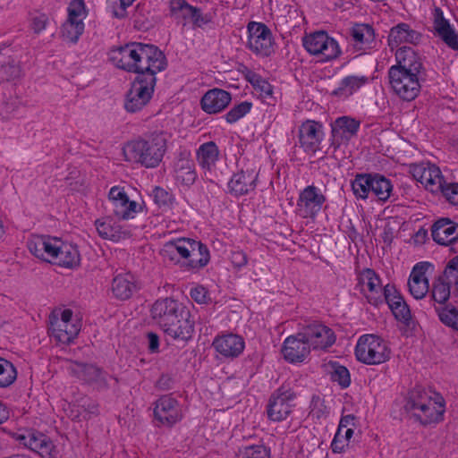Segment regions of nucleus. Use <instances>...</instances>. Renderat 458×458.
<instances>
[{"label":"nucleus","instance_id":"obj_1","mask_svg":"<svg viewBox=\"0 0 458 458\" xmlns=\"http://www.w3.org/2000/svg\"><path fill=\"white\" fill-rule=\"evenodd\" d=\"M109 59L119 69L137 73L136 79L141 80H145L148 75L156 77L167 65L161 50L154 45L140 42H131L112 49Z\"/></svg>","mask_w":458,"mask_h":458},{"label":"nucleus","instance_id":"obj_2","mask_svg":"<svg viewBox=\"0 0 458 458\" xmlns=\"http://www.w3.org/2000/svg\"><path fill=\"white\" fill-rule=\"evenodd\" d=\"M398 65L389 70V82L396 95L403 100H413L420 89V81L425 75L421 59L411 47H403L395 53Z\"/></svg>","mask_w":458,"mask_h":458},{"label":"nucleus","instance_id":"obj_3","mask_svg":"<svg viewBox=\"0 0 458 458\" xmlns=\"http://www.w3.org/2000/svg\"><path fill=\"white\" fill-rule=\"evenodd\" d=\"M166 148L165 133L154 131L127 141L122 152L126 162L140 165L145 168H155L163 160Z\"/></svg>","mask_w":458,"mask_h":458},{"label":"nucleus","instance_id":"obj_4","mask_svg":"<svg viewBox=\"0 0 458 458\" xmlns=\"http://www.w3.org/2000/svg\"><path fill=\"white\" fill-rule=\"evenodd\" d=\"M357 360L367 365H379L390 359L391 351L387 344L375 335L360 336L355 347Z\"/></svg>","mask_w":458,"mask_h":458},{"label":"nucleus","instance_id":"obj_5","mask_svg":"<svg viewBox=\"0 0 458 458\" xmlns=\"http://www.w3.org/2000/svg\"><path fill=\"white\" fill-rule=\"evenodd\" d=\"M68 18L61 28L63 39L69 43H76L84 32V20L87 11L83 0H73L68 6Z\"/></svg>","mask_w":458,"mask_h":458},{"label":"nucleus","instance_id":"obj_6","mask_svg":"<svg viewBox=\"0 0 458 458\" xmlns=\"http://www.w3.org/2000/svg\"><path fill=\"white\" fill-rule=\"evenodd\" d=\"M157 78L148 75L145 80L135 79L126 94L124 107L128 112L141 110L150 100L156 86Z\"/></svg>","mask_w":458,"mask_h":458},{"label":"nucleus","instance_id":"obj_7","mask_svg":"<svg viewBox=\"0 0 458 458\" xmlns=\"http://www.w3.org/2000/svg\"><path fill=\"white\" fill-rule=\"evenodd\" d=\"M303 46L310 54L321 56L322 61L335 59L340 54L337 42L325 31H317L305 36Z\"/></svg>","mask_w":458,"mask_h":458},{"label":"nucleus","instance_id":"obj_8","mask_svg":"<svg viewBox=\"0 0 458 458\" xmlns=\"http://www.w3.org/2000/svg\"><path fill=\"white\" fill-rule=\"evenodd\" d=\"M248 48L254 54L268 56L273 51L270 30L261 22L250 21L248 26Z\"/></svg>","mask_w":458,"mask_h":458},{"label":"nucleus","instance_id":"obj_9","mask_svg":"<svg viewBox=\"0 0 458 458\" xmlns=\"http://www.w3.org/2000/svg\"><path fill=\"white\" fill-rule=\"evenodd\" d=\"M301 335L314 350H326L331 347L336 339L334 331L318 321H313L303 327Z\"/></svg>","mask_w":458,"mask_h":458},{"label":"nucleus","instance_id":"obj_10","mask_svg":"<svg viewBox=\"0 0 458 458\" xmlns=\"http://www.w3.org/2000/svg\"><path fill=\"white\" fill-rule=\"evenodd\" d=\"M295 398L294 392L284 386L279 387L270 397L267 405L268 418L273 421L285 420L291 413L292 402Z\"/></svg>","mask_w":458,"mask_h":458},{"label":"nucleus","instance_id":"obj_11","mask_svg":"<svg viewBox=\"0 0 458 458\" xmlns=\"http://www.w3.org/2000/svg\"><path fill=\"white\" fill-rule=\"evenodd\" d=\"M326 197L314 185L304 188L297 201V212L303 218H314L326 202Z\"/></svg>","mask_w":458,"mask_h":458},{"label":"nucleus","instance_id":"obj_12","mask_svg":"<svg viewBox=\"0 0 458 458\" xmlns=\"http://www.w3.org/2000/svg\"><path fill=\"white\" fill-rule=\"evenodd\" d=\"M187 308L172 298H164L155 301L151 308V317L163 329L174 320Z\"/></svg>","mask_w":458,"mask_h":458},{"label":"nucleus","instance_id":"obj_13","mask_svg":"<svg viewBox=\"0 0 458 458\" xmlns=\"http://www.w3.org/2000/svg\"><path fill=\"white\" fill-rule=\"evenodd\" d=\"M108 197L110 212L118 221L132 218L137 213V202L131 201L123 189L111 188Z\"/></svg>","mask_w":458,"mask_h":458},{"label":"nucleus","instance_id":"obj_14","mask_svg":"<svg viewBox=\"0 0 458 458\" xmlns=\"http://www.w3.org/2000/svg\"><path fill=\"white\" fill-rule=\"evenodd\" d=\"M358 280L361 293L370 304L378 306L384 302V288L382 289L381 280L374 270H362Z\"/></svg>","mask_w":458,"mask_h":458},{"label":"nucleus","instance_id":"obj_15","mask_svg":"<svg viewBox=\"0 0 458 458\" xmlns=\"http://www.w3.org/2000/svg\"><path fill=\"white\" fill-rule=\"evenodd\" d=\"M413 177L432 193H439L445 181L442 173L433 164H419L411 168Z\"/></svg>","mask_w":458,"mask_h":458},{"label":"nucleus","instance_id":"obj_16","mask_svg":"<svg viewBox=\"0 0 458 458\" xmlns=\"http://www.w3.org/2000/svg\"><path fill=\"white\" fill-rule=\"evenodd\" d=\"M259 176V169L253 164L247 165L234 174L228 182L229 191L235 196H242L253 191Z\"/></svg>","mask_w":458,"mask_h":458},{"label":"nucleus","instance_id":"obj_17","mask_svg":"<svg viewBox=\"0 0 458 458\" xmlns=\"http://www.w3.org/2000/svg\"><path fill=\"white\" fill-rule=\"evenodd\" d=\"M155 418L163 425L171 427L182 419L178 402L170 395H163L155 403Z\"/></svg>","mask_w":458,"mask_h":458},{"label":"nucleus","instance_id":"obj_18","mask_svg":"<svg viewBox=\"0 0 458 458\" xmlns=\"http://www.w3.org/2000/svg\"><path fill=\"white\" fill-rule=\"evenodd\" d=\"M281 351L285 360L291 363L302 362L310 354V346L300 331L284 339Z\"/></svg>","mask_w":458,"mask_h":458},{"label":"nucleus","instance_id":"obj_19","mask_svg":"<svg viewBox=\"0 0 458 458\" xmlns=\"http://www.w3.org/2000/svg\"><path fill=\"white\" fill-rule=\"evenodd\" d=\"M69 369L72 375L88 384L95 385L99 388L107 386L106 374L100 368L93 364L71 361Z\"/></svg>","mask_w":458,"mask_h":458},{"label":"nucleus","instance_id":"obj_20","mask_svg":"<svg viewBox=\"0 0 458 458\" xmlns=\"http://www.w3.org/2000/svg\"><path fill=\"white\" fill-rule=\"evenodd\" d=\"M18 439L22 445L38 453L42 458H53L55 454V446L46 435L37 431H28L20 435Z\"/></svg>","mask_w":458,"mask_h":458},{"label":"nucleus","instance_id":"obj_21","mask_svg":"<svg viewBox=\"0 0 458 458\" xmlns=\"http://www.w3.org/2000/svg\"><path fill=\"white\" fill-rule=\"evenodd\" d=\"M176 317L169 326L163 328V331L174 340L186 342L191 338L194 332V321L188 309Z\"/></svg>","mask_w":458,"mask_h":458},{"label":"nucleus","instance_id":"obj_22","mask_svg":"<svg viewBox=\"0 0 458 458\" xmlns=\"http://www.w3.org/2000/svg\"><path fill=\"white\" fill-rule=\"evenodd\" d=\"M384 301H386L393 312L394 318L405 325H409L411 320V310L404 299L392 284H386L384 287Z\"/></svg>","mask_w":458,"mask_h":458},{"label":"nucleus","instance_id":"obj_23","mask_svg":"<svg viewBox=\"0 0 458 458\" xmlns=\"http://www.w3.org/2000/svg\"><path fill=\"white\" fill-rule=\"evenodd\" d=\"M431 267L428 262H420L416 264L410 275L408 286L411 294L416 299H423L429 290L428 279L426 272Z\"/></svg>","mask_w":458,"mask_h":458},{"label":"nucleus","instance_id":"obj_24","mask_svg":"<svg viewBox=\"0 0 458 458\" xmlns=\"http://www.w3.org/2000/svg\"><path fill=\"white\" fill-rule=\"evenodd\" d=\"M407 409L413 411L414 415L417 416L423 424L438 421L444 412L443 405L439 404L437 406V403L431 400H427L426 402L410 400L407 403Z\"/></svg>","mask_w":458,"mask_h":458},{"label":"nucleus","instance_id":"obj_25","mask_svg":"<svg viewBox=\"0 0 458 458\" xmlns=\"http://www.w3.org/2000/svg\"><path fill=\"white\" fill-rule=\"evenodd\" d=\"M119 222L113 215L98 219L95 225L99 236L114 242L130 237V231L123 228Z\"/></svg>","mask_w":458,"mask_h":458},{"label":"nucleus","instance_id":"obj_26","mask_svg":"<svg viewBox=\"0 0 458 458\" xmlns=\"http://www.w3.org/2000/svg\"><path fill=\"white\" fill-rule=\"evenodd\" d=\"M431 235L440 245L452 244L458 240V224L449 218H440L432 225Z\"/></svg>","mask_w":458,"mask_h":458},{"label":"nucleus","instance_id":"obj_27","mask_svg":"<svg viewBox=\"0 0 458 458\" xmlns=\"http://www.w3.org/2000/svg\"><path fill=\"white\" fill-rule=\"evenodd\" d=\"M321 128L322 126L314 121H307L300 127V143L306 152L315 153L319 148L322 140Z\"/></svg>","mask_w":458,"mask_h":458},{"label":"nucleus","instance_id":"obj_28","mask_svg":"<svg viewBox=\"0 0 458 458\" xmlns=\"http://www.w3.org/2000/svg\"><path fill=\"white\" fill-rule=\"evenodd\" d=\"M212 345L224 357L235 358L243 352L245 344L240 335L227 334L216 337Z\"/></svg>","mask_w":458,"mask_h":458},{"label":"nucleus","instance_id":"obj_29","mask_svg":"<svg viewBox=\"0 0 458 458\" xmlns=\"http://www.w3.org/2000/svg\"><path fill=\"white\" fill-rule=\"evenodd\" d=\"M0 72L8 81L22 76V70L15 52L9 46H0Z\"/></svg>","mask_w":458,"mask_h":458},{"label":"nucleus","instance_id":"obj_30","mask_svg":"<svg viewBox=\"0 0 458 458\" xmlns=\"http://www.w3.org/2000/svg\"><path fill=\"white\" fill-rule=\"evenodd\" d=\"M231 101V95L220 89L208 90L201 99V107L208 114H216L224 110Z\"/></svg>","mask_w":458,"mask_h":458},{"label":"nucleus","instance_id":"obj_31","mask_svg":"<svg viewBox=\"0 0 458 458\" xmlns=\"http://www.w3.org/2000/svg\"><path fill=\"white\" fill-rule=\"evenodd\" d=\"M434 29L448 47L458 49V35L451 28L448 21L444 18L443 12L438 7L434 10Z\"/></svg>","mask_w":458,"mask_h":458},{"label":"nucleus","instance_id":"obj_32","mask_svg":"<svg viewBox=\"0 0 458 458\" xmlns=\"http://www.w3.org/2000/svg\"><path fill=\"white\" fill-rule=\"evenodd\" d=\"M420 33L411 29L407 23H399L393 27L388 35V45L391 48L402 43L416 44L420 39Z\"/></svg>","mask_w":458,"mask_h":458},{"label":"nucleus","instance_id":"obj_33","mask_svg":"<svg viewBox=\"0 0 458 458\" xmlns=\"http://www.w3.org/2000/svg\"><path fill=\"white\" fill-rule=\"evenodd\" d=\"M209 259L210 255L208 247L200 242L192 240L183 267L189 269H199L204 267L209 262Z\"/></svg>","mask_w":458,"mask_h":458},{"label":"nucleus","instance_id":"obj_34","mask_svg":"<svg viewBox=\"0 0 458 458\" xmlns=\"http://www.w3.org/2000/svg\"><path fill=\"white\" fill-rule=\"evenodd\" d=\"M174 171L177 181L181 182L186 186L194 183L197 174L194 168L193 161L189 157V155L181 153L176 159Z\"/></svg>","mask_w":458,"mask_h":458},{"label":"nucleus","instance_id":"obj_35","mask_svg":"<svg viewBox=\"0 0 458 458\" xmlns=\"http://www.w3.org/2000/svg\"><path fill=\"white\" fill-rule=\"evenodd\" d=\"M219 149L214 141H208L199 146L197 150V161L200 167L207 172L210 173L216 166L218 160Z\"/></svg>","mask_w":458,"mask_h":458},{"label":"nucleus","instance_id":"obj_36","mask_svg":"<svg viewBox=\"0 0 458 458\" xmlns=\"http://www.w3.org/2000/svg\"><path fill=\"white\" fill-rule=\"evenodd\" d=\"M50 330L55 340L62 344L71 343L80 332V327L75 323L51 321Z\"/></svg>","mask_w":458,"mask_h":458},{"label":"nucleus","instance_id":"obj_37","mask_svg":"<svg viewBox=\"0 0 458 458\" xmlns=\"http://www.w3.org/2000/svg\"><path fill=\"white\" fill-rule=\"evenodd\" d=\"M55 262L64 267H75L80 264V253L77 248L72 244L60 243Z\"/></svg>","mask_w":458,"mask_h":458},{"label":"nucleus","instance_id":"obj_38","mask_svg":"<svg viewBox=\"0 0 458 458\" xmlns=\"http://www.w3.org/2000/svg\"><path fill=\"white\" fill-rule=\"evenodd\" d=\"M130 274L118 275L112 282V292L114 295L120 300H127L135 289V284Z\"/></svg>","mask_w":458,"mask_h":458},{"label":"nucleus","instance_id":"obj_39","mask_svg":"<svg viewBox=\"0 0 458 458\" xmlns=\"http://www.w3.org/2000/svg\"><path fill=\"white\" fill-rule=\"evenodd\" d=\"M350 34L354 47L359 50L365 49L375 38L374 30L368 24H356L351 29Z\"/></svg>","mask_w":458,"mask_h":458},{"label":"nucleus","instance_id":"obj_40","mask_svg":"<svg viewBox=\"0 0 458 458\" xmlns=\"http://www.w3.org/2000/svg\"><path fill=\"white\" fill-rule=\"evenodd\" d=\"M360 127V123L355 119L346 116L336 119L335 126L333 127L334 137L337 135L349 140L354 136Z\"/></svg>","mask_w":458,"mask_h":458},{"label":"nucleus","instance_id":"obj_41","mask_svg":"<svg viewBox=\"0 0 458 458\" xmlns=\"http://www.w3.org/2000/svg\"><path fill=\"white\" fill-rule=\"evenodd\" d=\"M368 82L366 76L351 75L344 78L340 87L333 91L335 96H350Z\"/></svg>","mask_w":458,"mask_h":458},{"label":"nucleus","instance_id":"obj_42","mask_svg":"<svg viewBox=\"0 0 458 458\" xmlns=\"http://www.w3.org/2000/svg\"><path fill=\"white\" fill-rule=\"evenodd\" d=\"M451 287H453L452 284L444 279L442 275L438 276L432 284V299L439 304L445 303L450 297Z\"/></svg>","mask_w":458,"mask_h":458},{"label":"nucleus","instance_id":"obj_43","mask_svg":"<svg viewBox=\"0 0 458 458\" xmlns=\"http://www.w3.org/2000/svg\"><path fill=\"white\" fill-rule=\"evenodd\" d=\"M391 182L386 177L375 174L371 175L370 190L380 200H386L392 191Z\"/></svg>","mask_w":458,"mask_h":458},{"label":"nucleus","instance_id":"obj_44","mask_svg":"<svg viewBox=\"0 0 458 458\" xmlns=\"http://www.w3.org/2000/svg\"><path fill=\"white\" fill-rule=\"evenodd\" d=\"M169 10L172 17L175 19L188 20L196 7L189 4L186 0H170Z\"/></svg>","mask_w":458,"mask_h":458},{"label":"nucleus","instance_id":"obj_45","mask_svg":"<svg viewBox=\"0 0 458 458\" xmlns=\"http://www.w3.org/2000/svg\"><path fill=\"white\" fill-rule=\"evenodd\" d=\"M371 174H357L352 182L353 194L357 198L366 199L370 190Z\"/></svg>","mask_w":458,"mask_h":458},{"label":"nucleus","instance_id":"obj_46","mask_svg":"<svg viewBox=\"0 0 458 458\" xmlns=\"http://www.w3.org/2000/svg\"><path fill=\"white\" fill-rule=\"evenodd\" d=\"M17 377L15 367L7 360L0 358V387L11 386Z\"/></svg>","mask_w":458,"mask_h":458},{"label":"nucleus","instance_id":"obj_47","mask_svg":"<svg viewBox=\"0 0 458 458\" xmlns=\"http://www.w3.org/2000/svg\"><path fill=\"white\" fill-rule=\"evenodd\" d=\"M19 102L11 93L4 91L0 93V116L4 119L8 118L17 108Z\"/></svg>","mask_w":458,"mask_h":458},{"label":"nucleus","instance_id":"obj_48","mask_svg":"<svg viewBox=\"0 0 458 458\" xmlns=\"http://www.w3.org/2000/svg\"><path fill=\"white\" fill-rule=\"evenodd\" d=\"M440 321L454 331H458V310L453 306H446L437 310Z\"/></svg>","mask_w":458,"mask_h":458},{"label":"nucleus","instance_id":"obj_49","mask_svg":"<svg viewBox=\"0 0 458 458\" xmlns=\"http://www.w3.org/2000/svg\"><path fill=\"white\" fill-rule=\"evenodd\" d=\"M441 275L444 279L453 284L454 293H458V255L447 262Z\"/></svg>","mask_w":458,"mask_h":458},{"label":"nucleus","instance_id":"obj_50","mask_svg":"<svg viewBox=\"0 0 458 458\" xmlns=\"http://www.w3.org/2000/svg\"><path fill=\"white\" fill-rule=\"evenodd\" d=\"M239 458H270V450L262 445L245 446L240 450Z\"/></svg>","mask_w":458,"mask_h":458},{"label":"nucleus","instance_id":"obj_51","mask_svg":"<svg viewBox=\"0 0 458 458\" xmlns=\"http://www.w3.org/2000/svg\"><path fill=\"white\" fill-rule=\"evenodd\" d=\"M331 367V379L334 382H337L342 387L349 386L351 383L349 370L344 366L338 365L337 363H332Z\"/></svg>","mask_w":458,"mask_h":458},{"label":"nucleus","instance_id":"obj_52","mask_svg":"<svg viewBox=\"0 0 458 458\" xmlns=\"http://www.w3.org/2000/svg\"><path fill=\"white\" fill-rule=\"evenodd\" d=\"M251 106L250 102H242L235 106L226 114V121L230 123H235L250 111Z\"/></svg>","mask_w":458,"mask_h":458},{"label":"nucleus","instance_id":"obj_53","mask_svg":"<svg viewBox=\"0 0 458 458\" xmlns=\"http://www.w3.org/2000/svg\"><path fill=\"white\" fill-rule=\"evenodd\" d=\"M171 242L174 247H177V250H175V251L181 260V266L183 267L187 256L189 255V249L191 247V242H192V239L179 238L176 240H173Z\"/></svg>","mask_w":458,"mask_h":458},{"label":"nucleus","instance_id":"obj_54","mask_svg":"<svg viewBox=\"0 0 458 458\" xmlns=\"http://www.w3.org/2000/svg\"><path fill=\"white\" fill-rule=\"evenodd\" d=\"M135 0H107L112 8L114 17L122 19L127 15L126 9L131 6Z\"/></svg>","mask_w":458,"mask_h":458},{"label":"nucleus","instance_id":"obj_55","mask_svg":"<svg viewBox=\"0 0 458 458\" xmlns=\"http://www.w3.org/2000/svg\"><path fill=\"white\" fill-rule=\"evenodd\" d=\"M439 193H442L445 199L452 205L458 206V183L457 182H445L442 185L441 191Z\"/></svg>","mask_w":458,"mask_h":458},{"label":"nucleus","instance_id":"obj_56","mask_svg":"<svg viewBox=\"0 0 458 458\" xmlns=\"http://www.w3.org/2000/svg\"><path fill=\"white\" fill-rule=\"evenodd\" d=\"M46 244V237L44 236H34L29 242L28 247L30 251L37 258L41 259H44V248Z\"/></svg>","mask_w":458,"mask_h":458},{"label":"nucleus","instance_id":"obj_57","mask_svg":"<svg viewBox=\"0 0 458 458\" xmlns=\"http://www.w3.org/2000/svg\"><path fill=\"white\" fill-rule=\"evenodd\" d=\"M60 242L55 239H49L46 237V244L44 248V259L43 260L51 262L55 259L57 256V250L59 248Z\"/></svg>","mask_w":458,"mask_h":458},{"label":"nucleus","instance_id":"obj_58","mask_svg":"<svg viewBox=\"0 0 458 458\" xmlns=\"http://www.w3.org/2000/svg\"><path fill=\"white\" fill-rule=\"evenodd\" d=\"M175 250H177V247H174L172 242L169 241L163 245L160 250V254L165 260L173 262L174 264H181V260L176 254Z\"/></svg>","mask_w":458,"mask_h":458},{"label":"nucleus","instance_id":"obj_59","mask_svg":"<svg viewBox=\"0 0 458 458\" xmlns=\"http://www.w3.org/2000/svg\"><path fill=\"white\" fill-rule=\"evenodd\" d=\"M349 441L343 437L341 429H337L335 437L332 441L331 447L334 453H342L348 445Z\"/></svg>","mask_w":458,"mask_h":458},{"label":"nucleus","instance_id":"obj_60","mask_svg":"<svg viewBox=\"0 0 458 458\" xmlns=\"http://www.w3.org/2000/svg\"><path fill=\"white\" fill-rule=\"evenodd\" d=\"M191 297L198 303H207L208 301V290L201 285L196 286L191 290Z\"/></svg>","mask_w":458,"mask_h":458},{"label":"nucleus","instance_id":"obj_61","mask_svg":"<svg viewBox=\"0 0 458 458\" xmlns=\"http://www.w3.org/2000/svg\"><path fill=\"white\" fill-rule=\"evenodd\" d=\"M153 199L158 206H165L170 201V195L165 189L156 187L153 190Z\"/></svg>","mask_w":458,"mask_h":458},{"label":"nucleus","instance_id":"obj_62","mask_svg":"<svg viewBox=\"0 0 458 458\" xmlns=\"http://www.w3.org/2000/svg\"><path fill=\"white\" fill-rule=\"evenodd\" d=\"M47 21L48 19L46 14L35 15L31 19V29L35 33H39L46 29Z\"/></svg>","mask_w":458,"mask_h":458},{"label":"nucleus","instance_id":"obj_63","mask_svg":"<svg viewBox=\"0 0 458 458\" xmlns=\"http://www.w3.org/2000/svg\"><path fill=\"white\" fill-rule=\"evenodd\" d=\"M255 89L259 92L260 97L268 98L272 96L273 88L272 86L264 79L260 78L257 83L253 85Z\"/></svg>","mask_w":458,"mask_h":458},{"label":"nucleus","instance_id":"obj_64","mask_svg":"<svg viewBox=\"0 0 458 458\" xmlns=\"http://www.w3.org/2000/svg\"><path fill=\"white\" fill-rule=\"evenodd\" d=\"M230 259L233 267L238 269L245 267L248 261L246 254L242 250L232 251Z\"/></svg>","mask_w":458,"mask_h":458}]
</instances>
